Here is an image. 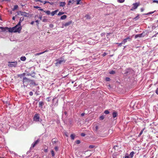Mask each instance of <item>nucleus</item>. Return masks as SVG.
<instances>
[{"label": "nucleus", "mask_w": 158, "mask_h": 158, "mask_svg": "<svg viewBox=\"0 0 158 158\" xmlns=\"http://www.w3.org/2000/svg\"><path fill=\"white\" fill-rule=\"evenodd\" d=\"M31 81L33 82L34 83V81L30 79H29L25 77H24L23 79V82L24 85H26V86H27L28 84L31 82Z\"/></svg>", "instance_id": "1"}, {"label": "nucleus", "mask_w": 158, "mask_h": 158, "mask_svg": "<svg viewBox=\"0 0 158 158\" xmlns=\"http://www.w3.org/2000/svg\"><path fill=\"white\" fill-rule=\"evenodd\" d=\"M56 61V63H55V65L56 66L61 64H64L66 61L65 60L62 58H60L59 60L57 59Z\"/></svg>", "instance_id": "2"}, {"label": "nucleus", "mask_w": 158, "mask_h": 158, "mask_svg": "<svg viewBox=\"0 0 158 158\" xmlns=\"http://www.w3.org/2000/svg\"><path fill=\"white\" fill-rule=\"evenodd\" d=\"M14 27H15V28L14 30L15 31L14 32H18L19 33L20 32L22 29V27L20 25H18V24H17L16 26H15Z\"/></svg>", "instance_id": "3"}, {"label": "nucleus", "mask_w": 158, "mask_h": 158, "mask_svg": "<svg viewBox=\"0 0 158 158\" xmlns=\"http://www.w3.org/2000/svg\"><path fill=\"white\" fill-rule=\"evenodd\" d=\"M9 63L8 66L10 67H16L17 64V63L16 61L9 62Z\"/></svg>", "instance_id": "4"}, {"label": "nucleus", "mask_w": 158, "mask_h": 158, "mask_svg": "<svg viewBox=\"0 0 158 158\" xmlns=\"http://www.w3.org/2000/svg\"><path fill=\"white\" fill-rule=\"evenodd\" d=\"M133 6L131 9V10H133L136 9L139 5V3H133Z\"/></svg>", "instance_id": "5"}, {"label": "nucleus", "mask_w": 158, "mask_h": 158, "mask_svg": "<svg viewBox=\"0 0 158 158\" xmlns=\"http://www.w3.org/2000/svg\"><path fill=\"white\" fill-rule=\"evenodd\" d=\"M39 119L40 117L39 115L37 114H35L33 118L34 121L35 122H38L39 121Z\"/></svg>", "instance_id": "6"}, {"label": "nucleus", "mask_w": 158, "mask_h": 158, "mask_svg": "<svg viewBox=\"0 0 158 158\" xmlns=\"http://www.w3.org/2000/svg\"><path fill=\"white\" fill-rule=\"evenodd\" d=\"M131 39V38H130V37H128L127 38L123 40V44H124L127 42V40H128V41H130Z\"/></svg>", "instance_id": "7"}, {"label": "nucleus", "mask_w": 158, "mask_h": 158, "mask_svg": "<svg viewBox=\"0 0 158 158\" xmlns=\"http://www.w3.org/2000/svg\"><path fill=\"white\" fill-rule=\"evenodd\" d=\"M40 142L39 139L36 140L35 142L32 144L31 147L32 148H34Z\"/></svg>", "instance_id": "8"}, {"label": "nucleus", "mask_w": 158, "mask_h": 158, "mask_svg": "<svg viewBox=\"0 0 158 158\" xmlns=\"http://www.w3.org/2000/svg\"><path fill=\"white\" fill-rule=\"evenodd\" d=\"M72 23V21H70L66 23L64 25V26L65 27H67L69 25H70V24H71Z\"/></svg>", "instance_id": "9"}, {"label": "nucleus", "mask_w": 158, "mask_h": 158, "mask_svg": "<svg viewBox=\"0 0 158 158\" xmlns=\"http://www.w3.org/2000/svg\"><path fill=\"white\" fill-rule=\"evenodd\" d=\"M15 27H13L12 28H10L9 29V31L10 32H14V29L15 28Z\"/></svg>", "instance_id": "10"}, {"label": "nucleus", "mask_w": 158, "mask_h": 158, "mask_svg": "<svg viewBox=\"0 0 158 158\" xmlns=\"http://www.w3.org/2000/svg\"><path fill=\"white\" fill-rule=\"evenodd\" d=\"M58 11V10H56L55 11H52L51 13V15L53 16H54L55 14H56L57 12Z\"/></svg>", "instance_id": "11"}, {"label": "nucleus", "mask_w": 158, "mask_h": 158, "mask_svg": "<svg viewBox=\"0 0 158 158\" xmlns=\"http://www.w3.org/2000/svg\"><path fill=\"white\" fill-rule=\"evenodd\" d=\"M65 2H61L60 3V6L63 7L65 6Z\"/></svg>", "instance_id": "12"}, {"label": "nucleus", "mask_w": 158, "mask_h": 158, "mask_svg": "<svg viewBox=\"0 0 158 158\" xmlns=\"http://www.w3.org/2000/svg\"><path fill=\"white\" fill-rule=\"evenodd\" d=\"M58 142V140L55 139H53L52 140V142L53 144H55Z\"/></svg>", "instance_id": "13"}, {"label": "nucleus", "mask_w": 158, "mask_h": 158, "mask_svg": "<svg viewBox=\"0 0 158 158\" xmlns=\"http://www.w3.org/2000/svg\"><path fill=\"white\" fill-rule=\"evenodd\" d=\"M44 105V103L43 102H40L39 103V106L40 107H42V106Z\"/></svg>", "instance_id": "14"}, {"label": "nucleus", "mask_w": 158, "mask_h": 158, "mask_svg": "<svg viewBox=\"0 0 158 158\" xmlns=\"http://www.w3.org/2000/svg\"><path fill=\"white\" fill-rule=\"evenodd\" d=\"M24 18H21L20 19V21L19 23H18V25H21V23L23 21V20Z\"/></svg>", "instance_id": "15"}, {"label": "nucleus", "mask_w": 158, "mask_h": 158, "mask_svg": "<svg viewBox=\"0 0 158 158\" xmlns=\"http://www.w3.org/2000/svg\"><path fill=\"white\" fill-rule=\"evenodd\" d=\"M67 18V16L65 15H64L61 17L60 19L62 20L65 19Z\"/></svg>", "instance_id": "16"}, {"label": "nucleus", "mask_w": 158, "mask_h": 158, "mask_svg": "<svg viewBox=\"0 0 158 158\" xmlns=\"http://www.w3.org/2000/svg\"><path fill=\"white\" fill-rule=\"evenodd\" d=\"M26 57L25 56H22L20 58V60L22 61H25L26 60Z\"/></svg>", "instance_id": "17"}, {"label": "nucleus", "mask_w": 158, "mask_h": 158, "mask_svg": "<svg viewBox=\"0 0 158 158\" xmlns=\"http://www.w3.org/2000/svg\"><path fill=\"white\" fill-rule=\"evenodd\" d=\"M117 113L116 112H113L112 114L113 117L114 118H115L117 116Z\"/></svg>", "instance_id": "18"}, {"label": "nucleus", "mask_w": 158, "mask_h": 158, "mask_svg": "<svg viewBox=\"0 0 158 158\" xmlns=\"http://www.w3.org/2000/svg\"><path fill=\"white\" fill-rule=\"evenodd\" d=\"M20 14L22 15H24L26 16V13L25 12H23L21 11H20L19 12Z\"/></svg>", "instance_id": "19"}, {"label": "nucleus", "mask_w": 158, "mask_h": 158, "mask_svg": "<svg viewBox=\"0 0 158 158\" xmlns=\"http://www.w3.org/2000/svg\"><path fill=\"white\" fill-rule=\"evenodd\" d=\"M18 7V5H16L14 6V7L12 9V10L14 11L16 9H17Z\"/></svg>", "instance_id": "20"}, {"label": "nucleus", "mask_w": 158, "mask_h": 158, "mask_svg": "<svg viewBox=\"0 0 158 158\" xmlns=\"http://www.w3.org/2000/svg\"><path fill=\"white\" fill-rule=\"evenodd\" d=\"M134 154V152H132L130 153V156H131V158H133Z\"/></svg>", "instance_id": "21"}, {"label": "nucleus", "mask_w": 158, "mask_h": 158, "mask_svg": "<svg viewBox=\"0 0 158 158\" xmlns=\"http://www.w3.org/2000/svg\"><path fill=\"white\" fill-rule=\"evenodd\" d=\"M142 34L136 35L135 36V38H137L139 37H142Z\"/></svg>", "instance_id": "22"}, {"label": "nucleus", "mask_w": 158, "mask_h": 158, "mask_svg": "<svg viewBox=\"0 0 158 158\" xmlns=\"http://www.w3.org/2000/svg\"><path fill=\"white\" fill-rule=\"evenodd\" d=\"M44 12H45L48 15H49L51 14L50 11L49 10L44 11Z\"/></svg>", "instance_id": "23"}, {"label": "nucleus", "mask_w": 158, "mask_h": 158, "mask_svg": "<svg viewBox=\"0 0 158 158\" xmlns=\"http://www.w3.org/2000/svg\"><path fill=\"white\" fill-rule=\"evenodd\" d=\"M75 135L73 134H71L70 135V137L71 138V139L73 140L75 138Z\"/></svg>", "instance_id": "24"}, {"label": "nucleus", "mask_w": 158, "mask_h": 158, "mask_svg": "<svg viewBox=\"0 0 158 158\" xmlns=\"http://www.w3.org/2000/svg\"><path fill=\"white\" fill-rule=\"evenodd\" d=\"M51 153L52 155V156L53 157L55 156L54 152L53 150H52L51 151Z\"/></svg>", "instance_id": "25"}, {"label": "nucleus", "mask_w": 158, "mask_h": 158, "mask_svg": "<svg viewBox=\"0 0 158 158\" xmlns=\"http://www.w3.org/2000/svg\"><path fill=\"white\" fill-rule=\"evenodd\" d=\"M109 73L110 74H114L115 73V72L114 71L111 70L110 72Z\"/></svg>", "instance_id": "26"}, {"label": "nucleus", "mask_w": 158, "mask_h": 158, "mask_svg": "<svg viewBox=\"0 0 158 158\" xmlns=\"http://www.w3.org/2000/svg\"><path fill=\"white\" fill-rule=\"evenodd\" d=\"M64 14V13L63 12H59V13L58 14V15H62Z\"/></svg>", "instance_id": "27"}, {"label": "nucleus", "mask_w": 158, "mask_h": 158, "mask_svg": "<svg viewBox=\"0 0 158 158\" xmlns=\"http://www.w3.org/2000/svg\"><path fill=\"white\" fill-rule=\"evenodd\" d=\"M144 129L142 130L140 132L139 135V137L143 133V131Z\"/></svg>", "instance_id": "28"}, {"label": "nucleus", "mask_w": 158, "mask_h": 158, "mask_svg": "<svg viewBox=\"0 0 158 158\" xmlns=\"http://www.w3.org/2000/svg\"><path fill=\"white\" fill-rule=\"evenodd\" d=\"M43 54L42 52H41L37 53L36 54H35V56H38V55H40L41 54Z\"/></svg>", "instance_id": "29"}, {"label": "nucleus", "mask_w": 158, "mask_h": 158, "mask_svg": "<svg viewBox=\"0 0 158 158\" xmlns=\"http://www.w3.org/2000/svg\"><path fill=\"white\" fill-rule=\"evenodd\" d=\"M47 19L45 18H44L42 19V21L43 22H47Z\"/></svg>", "instance_id": "30"}, {"label": "nucleus", "mask_w": 158, "mask_h": 158, "mask_svg": "<svg viewBox=\"0 0 158 158\" xmlns=\"http://www.w3.org/2000/svg\"><path fill=\"white\" fill-rule=\"evenodd\" d=\"M117 1L119 3H123L124 2L125 0H117Z\"/></svg>", "instance_id": "31"}, {"label": "nucleus", "mask_w": 158, "mask_h": 158, "mask_svg": "<svg viewBox=\"0 0 158 158\" xmlns=\"http://www.w3.org/2000/svg\"><path fill=\"white\" fill-rule=\"evenodd\" d=\"M105 80L106 81H109L110 80V78L109 77H106V78Z\"/></svg>", "instance_id": "32"}, {"label": "nucleus", "mask_w": 158, "mask_h": 158, "mask_svg": "<svg viewBox=\"0 0 158 158\" xmlns=\"http://www.w3.org/2000/svg\"><path fill=\"white\" fill-rule=\"evenodd\" d=\"M104 113L106 114H108L109 113V112L108 110H105L104 111Z\"/></svg>", "instance_id": "33"}, {"label": "nucleus", "mask_w": 158, "mask_h": 158, "mask_svg": "<svg viewBox=\"0 0 158 158\" xmlns=\"http://www.w3.org/2000/svg\"><path fill=\"white\" fill-rule=\"evenodd\" d=\"M94 145H89V148H94Z\"/></svg>", "instance_id": "34"}, {"label": "nucleus", "mask_w": 158, "mask_h": 158, "mask_svg": "<svg viewBox=\"0 0 158 158\" xmlns=\"http://www.w3.org/2000/svg\"><path fill=\"white\" fill-rule=\"evenodd\" d=\"M155 11H152V12H148V13H147L146 14V15H149V14H153V13H154L155 12Z\"/></svg>", "instance_id": "35"}, {"label": "nucleus", "mask_w": 158, "mask_h": 158, "mask_svg": "<svg viewBox=\"0 0 158 158\" xmlns=\"http://www.w3.org/2000/svg\"><path fill=\"white\" fill-rule=\"evenodd\" d=\"M99 118L100 120H103L104 118V117L102 115L100 116Z\"/></svg>", "instance_id": "36"}, {"label": "nucleus", "mask_w": 158, "mask_h": 158, "mask_svg": "<svg viewBox=\"0 0 158 158\" xmlns=\"http://www.w3.org/2000/svg\"><path fill=\"white\" fill-rule=\"evenodd\" d=\"M76 143L77 144H79L80 143V141L79 140H77L76 141Z\"/></svg>", "instance_id": "37"}, {"label": "nucleus", "mask_w": 158, "mask_h": 158, "mask_svg": "<svg viewBox=\"0 0 158 158\" xmlns=\"http://www.w3.org/2000/svg\"><path fill=\"white\" fill-rule=\"evenodd\" d=\"M81 1V0H77V5H78L80 4V1Z\"/></svg>", "instance_id": "38"}, {"label": "nucleus", "mask_w": 158, "mask_h": 158, "mask_svg": "<svg viewBox=\"0 0 158 158\" xmlns=\"http://www.w3.org/2000/svg\"><path fill=\"white\" fill-rule=\"evenodd\" d=\"M54 149L56 151H57L58 150V148L57 146H56L55 147Z\"/></svg>", "instance_id": "39"}, {"label": "nucleus", "mask_w": 158, "mask_h": 158, "mask_svg": "<svg viewBox=\"0 0 158 158\" xmlns=\"http://www.w3.org/2000/svg\"><path fill=\"white\" fill-rule=\"evenodd\" d=\"M153 2L154 3H156L158 4V0H154L153 1Z\"/></svg>", "instance_id": "40"}, {"label": "nucleus", "mask_w": 158, "mask_h": 158, "mask_svg": "<svg viewBox=\"0 0 158 158\" xmlns=\"http://www.w3.org/2000/svg\"><path fill=\"white\" fill-rule=\"evenodd\" d=\"M81 136L84 137L85 136V134L84 133H82L81 134Z\"/></svg>", "instance_id": "41"}, {"label": "nucleus", "mask_w": 158, "mask_h": 158, "mask_svg": "<svg viewBox=\"0 0 158 158\" xmlns=\"http://www.w3.org/2000/svg\"><path fill=\"white\" fill-rule=\"evenodd\" d=\"M152 27V29H154L156 27L155 25H153Z\"/></svg>", "instance_id": "42"}, {"label": "nucleus", "mask_w": 158, "mask_h": 158, "mask_svg": "<svg viewBox=\"0 0 158 158\" xmlns=\"http://www.w3.org/2000/svg\"><path fill=\"white\" fill-rule=\"evenodd\" d=\"M117 44H118V46H121L122 45V44H123V43L122 42H121V43H117Z\"/></svg>", "instance_id": "43"}, {"label": "nucleus", "mask_w": 158, "mask_h": 158, "mask_svg": "<svg viewBox=\"0 0 158 158\" xmlns=\"http://www.w3.org/2000/svg\"><path fill=\"white\" fill-rule=\"evenodd\" d=\"M107 55V53L106 52H104L102 55V56H106Z\"/></svg>", "instance_id": "44"}, {"label": "nucleus", "mask_w": 158, "mask_h": 158, "mask_svg": "<svg viewBox=\"0 0 158 158\" xmlns=\"http://www.w3.org/2000/svg\"><path fill=\"white\" fill-rule=\"evenodd\" d=\"M30 95L32 96L33 95V93L32 91H31L29 92Z\"/></svg>", "instance_id": "45"}, {"label": "nucleus", "mask_w": 158, "mask_h": 158, "mask_svg": "<svg viewBox=\"0 0 158 158\" xmlns=\"http://www.w3.org/2000/svg\"><path fill=\"white\" fill-rule=\"evenodd\" d=\"M18 77H20V78H21L22 77H23L22 74H19L18 75Z\"/></svg>", "instance_id": "46"}, {"label": "nucleus", "mask_w": 158, "mask_h": 158, "mask_svg": "<svg viewBox=\"0 0 158 158\" xmlns=\"http://www.w3.org/2000/svg\"><path fill=\"white\" fill-rule=\"evenodd\" d=\"M48 50H45V51L43 52H42V53L43 54L46 52H48Z\"/></svg>", "instance_id": "47"}, {"label": "nucleus", "mask_w": 158, "mask_h": 158, "mask_svg": "<svg viewBox=\"0 0 158 158\" xmlns=\"http://www.w3.org/2000/svg\"><path fill=\"white\" fill-rule=\"evenodd\" d=\"M156 93L158 95V88H157V89L156 90Z\"/></svg>", "instance_id": "48"}, {"label": "nucleus", "mask_w": 158, "mask_h": 158, "mask_svg": "<svg viewBox=\"0 0 158 158\" xmlns=\"http://www.w3.org/2000/svg\"><path fill=\"white\" fill-rule=\"evenodd\" d=\"M39 18L40 19V20L42 19V15H40L39 16Z\"/></svg>", "instance_id": "49"}, {"label": "nucleus", "mask_w": 158, "mask_h": 158, "mask_svg": "<svg viewBox=\"0 0 158 158\" xmlns=\"http://www.w3.org/2000/svg\"><path fill=\"white\" fill-rule=\"evenodd\" d=\"M125 158H131L129 156H125Z\"/></svg>", "instance_id": "50"}, {"label": "nucleus", "mask_w": 158, "mask_h": 158, "mask_svg": "<svg viewBox=\"0 0 158 158\" xmlns=\"http://www.w3.org/2000/svg\"><path fill=\"white\" fill-rule=\"evenodd\" d=\"M85 114V113H83L81 114V116H83Z\"/></svg>", "instance_id": "51"}, {"label": "nucleus", "mask_w": 158, "mask_h": 158, "mask_svg": "<svg viewBox=\"0 0 158 158\" xmlns=\"http://www.w3.org/2000/svg\"><path fill=\"white\" fill-rule=\"evenodd\" d=\"M35 22L37 23V25H38L39 24L38 20H36Z\"/></svg>", "instance_id": "52"}, {"label": "nucleus", "mask_w": 158, "mask_h": 158, "mask_svg": "<svg viewBox=\"0 0 158 158\" xmlns=\"http://www.w3.org/2000/svg\"><path fill=\"white\" fill-rule=\"evenodd\" d=\"M53 26V25L52 24L50 25L49 27H52Z\"/></svg>", "instance_id": "53"}, {"label": "nucleus", "mask_w": 158, "mask_h": 158, "mask_svg": "<svg viewBox=\"0 0 158 158\" xmlns=\"http://www.w3.org/2000/svg\"><path fill=\"white\" fill-rule=\"evenodd\" d=\"M22 74L23 76H24L26 75V74L25 73H23V74Z\"/></svg>", "instance_id": "54"}, {"label": "nucleus", "mask_w": 158, "mask_h": 158, "mask_svg": "<svg viewBox=\"0 0 158 158\" xmlns=\"http://www.w3.org/2000/svg\"><path fill=\"white\" fill-rule=\"evenodd\" d=\"M35 8H40V7L38 6H35L34 7Z\"/></svg>", "instance_id": "55"}, {"label": "nucleus", "mask_w": 158, "mask_h": 158, "mask_svg": "<svg viewBox=\"0 0 158 158\" xmlns=\"http://www.w3.org/2000/svg\"><path fill=\"white\" fill-rule=\"evenodd\" d=\"M140 10L141 12H143L144 10V9L143 8H141Z\"/></svg>", "instance_id": "56"}, {"label": "nucleus", "mask_w": 158, "mask_h": 158, "mask_svg": "<svg viewBox=\"0 0 158 158\" xmlns=\"http://www.w3.org/2000/svg\"><path fill=\"white\" fill-rule=\"evenodd\" d=\"M34 21H32L31 22V25H33L34 24Z\"/></svg>", "instance_id": "57"}, {"label": "nucleus", "mask_w": 158, "mask_h": 158, "mask_svg": "<svg viewBox=\"0 0 158 158\" xmlns=\"http://www.w3.org/2000/svg\"><path fill=\"white\" fill-rule=\"evenodd\" d=\"M34 83L33 82L31 81V82L30 83H32V84H35V82L34 81Z\"/></svg>", "instance_id": "58"}, {"label": "nucleus", "mask_w": 158, "mask_h": 158, "mask_svg": "<svg viewBox=\"0 0 158 158\" xmlns=\"http://www.w3.org/2000/svg\"><path fill=\"white\" fill-rule=\"evenodd\" d=\"M44 151L45 152H47V151H48L47 149H45L44 150Z\"/></svg>", "instance_id": "59"}, {"label": "nucleus", "mask_w": 158, "mask_h": 158, "mask_svg": "<svg viewBox=\"0 0 158 158\" xmlns=\"http://www.w3.org/2000/svg\"><path fill=\"white\" fill-rule=\"evenodd\" d=\"M71 2H72V1H69V4H69V3H71Z\"/></svg>", "instance_id": "60"}, {"label": "nucleus", "mask_w": 158, "mask_h": 158, "mask_svg": "<svg viewBox=\"0 0 158 158\" xmlns=\"http://www.w3.org/2000/svg\"><path fill=\"white\" fill-rule=\"evenodd\" d=\"M39 10H41V11H44V10H43V9H39Z\"/></svg>", "instance_id": "61"}, {"label": "nucleus", "mask_w": 158, "mask_h": 158, "mask_svg": "<svg viewBox=\"0 0 158 158\" xmlns=\"http://www.w3.org/2000/svg\"><path fill=\"white\" fill-rule=\"evenodd\" d=\"M12 19H13V20H14L15 19V17H13V18H12Z\"/></svg>", "instance_id": "62"}, {"label": "nucleus", "mask_w": 158, "mask_h": 158, "mask_svg": "<svg viewBox=\"0 0 158 158\" xmlns=\"http://www.w3.org/2000/svg\"><path fill=\"white\" fill-rule=\"evenodd\" d=\"M56 98H55L52 99V101H54V100Z\"/></svg>", "instance_id": "63"}, {"label": "nucleus", "mask_w": 158, "mask_h": 158, "mask_svg": "<svg viewBox=\"0 0 158 158\" xmlns=\"http://www.w3.org/2000/svg\"><path fill=\"white\" fill-rule=\"evenodd\" d=\"M98 127H97V126H96V129H98Z\"/></svg>", "instance_id": "64"}]
</instances>
